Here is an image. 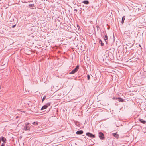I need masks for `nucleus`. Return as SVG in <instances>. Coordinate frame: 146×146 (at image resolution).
I'll return each instance as SVG.
<instances>
[{
    "instance_id": "obj_1",
    "label": "nucleus",
    "mask_w": 146,
    "mask_h": 146,
    "mask_svg": "<svg viewBox=\"0 0 146 146\" xmlns=\"http://www.w3.org/2000/svg\"><path fill=\"white\" fill-rule=\"evenodd\" d=\"M79 69V66H77L74 69L70 72L69 73L70 74H73L76 73Z\"/></svg>"
},
{
    "instance_id": "obj_2",
    "label": "nucleus",
    "mask_w": 146,
    "mask_h": 146,
    "mask_svg": "<svg viewBox=\"0 0 146 146\" xmlns=\"http://www.w3.org/2000/svg\"><path fill=\"white\" fill-rule=\"evenodd\" d=\"M86 135L87 136L92 138L95 137V135H94L90 132L87 133Z\"/></svg>"
},
{
    "instance_id": "obj_3",
    "label": "nucleus",
    "mask_w": 146,
    "mask_h": 146,
    "mask_svg": "<svg viewBox=\"0 0 146 146\" xmlns=\"http://www.w3.org/2000/svg\"><path fill=\"white\" fill-rule=\"evenodd\" d=\"M99 137L101 139H103L104 138V135L102 133L100 132L99 133Z\"/></svg>"
},
{
    "instance_id": "obj_4",
    "label": "nucleus",
    "mask_w": 146,
    "mask_h": 146,
    "mask_svg": "<svg viewBox=\"0 0 146 146\" xmlns=\"http://www.w3.org/2000/svg\"><path fill=\"white\" fill-rule=\"evenodd\" d=\"M50 105V103H47L46 105H44L41 108V110H44L46 109L47 107L49 106Z\"/></svg>"
},
{
    "instance_id": "obj_5",
    "label": "nucleus",
    "mask_w": 146,
    "mask_h": 146,
    "mask_svg": "<svg viewBox=\"0 0 146 146\" xmlns=\"http://www.w3.org/2000/svg\"><path fill=\"white\" fill-rule=\"evenodd\" d=\"M23 130L28 131L30 130V128L29 126H25L24 127Z\"/></svg>"
},
{
    "instance_id": "obj_6",
    "label": "nucleus",
    "mask_w": 146,
    "mask_h": 146,
    "mask_svg": "<svg viewBox=\"0 0 146 146\" xmlns=\"http://www.w3.org/2000/svg\"><path fill=\"white\" fill-rule=\"evenodd\" d=\"M0 138H1V140L4 143H5L6 141V139L3 137H1Z\"/></svg>"
},
{
    "instance_id": "obj_7",
    "label": "nucleus",
    "mask_w": 146,
    "mask_h": 146,
    "mask_svg": "<svg viewBox=\"0 0 146 146\" xmlns=\"http://www.w3.org/2000/svg\"><path fill=\"white\" fill-rule=\"evenodd\" d=\"M104 32H105V34H104L105 36H104V40L106 42V44H107V42L106 40L108 39V37L106 35V33L104 31L103 32V33H104Z\"/></svg>"
},
{
    "instance_id": "obj_8",
    "label": "nucleus",
    "mask_w": 146,
    "mask_h": 146,
    "mask_svg": "<svg viewBox=\"0 0 146 146\" xmlns=\"http://www.w3.org/2000/svg\"><path fill=\"white\" fill-rule=\"evenodd\" d=\"M83 133V131L82 130H79L76 132V134L78 135H80L82 134Z\"/></svg>"
},
{
    "instance_id": "obj_9",
    "label": "nucleus",
    "mask_w": 146,
    "mask_h": 146,
    "mask_svg": "<svg viewBox=\"0 0 146 146\" xmlns=\"http://www.w3.org/2000/svg\"><path fill=\"white\" fill-rule=\"evenodd\" d=\"M112 135L117 138H118L119 137V135L116 133H113Z\"/></svg>"
},
{
    "instance_id": "obj_10",
    "label": "nucleus",
    "mask_w": 146,
    "mask_h": 146,
    "mask_svg": "<svg viewBox=\"0 0 146 146\" xmlns=\"http://www.w3.org/2000/svg\"><path fill=\"white\" fill-rule=\"evenodd\" d=\"M118 99V101L120 102H123L124 101L123 99L121 97L117 98L116 99Z\"/></svg>"
},
{
    "instance_id": "obj_11",
    "label": "nucleus",
    "mask_w": 146,
    "mask_h": 146,
    "mask_svg": "<svg viewBox=\"0 0 146 146\" xmlns=\"http://www.w3.org/2000/svg\"><path fill=\"white\" fill-rule=\"evenodd\" d=\"M139 121L141 122V123L145 124L146 123V121H144L143 120V119H139Z\"/></svg>"
},
{
    "instance_id": "obj_12",
    "label": "nucleus",
    "mask_w": 146,
    "mask_h": 146,
    "mask_svg": "<svg viewBox=\"0 0 146 146\" xmlns=\"http://www.w3.org/2000/svg\"><path fill=\"white\" fill-rule=\"evenodd\" d=\"M99 42L100 44H101V46H102L104 45V43H103L102 41L101 40V39H99Z\"/></svg>"
},
{
    "instance_id": "obj_13",
    "label": "nucleus",
    "mask_w": 146,
    "mask_h": 146,
    "mask_svg": "<svg viewBox=\"0 0 146 146\" xmlns=\"http://www.w3.org/2000/svg\"><path fill=\"white\" fill-rule=\"evenodd\" d=\"M82 3L85 4H88L89 3V2L88 0L84 1L82 2Z\"/></svg>"
},
{
    "instance_id": "obj_14",
    "label": "nucleus",
    "mask_w": 146,
    "mask_h": 146,
    "mask_svg": "<svg viewBox=\"0 0 146 146\" xmlns=\"http://www.w3.org/2000/svg\"><path fill=\"white\" fill-rule=\"evenodd\" d=\"M125 16H123L122 18V20H121V23L122 24H123V23H124V20H125Z\"/></svg>"
},
{
    "instance_id": "obj_15",
    "label": "nucleus",
    "mask_w": 146,
    "mask_h": 146,
    "mask_svg": "<svg viewBox=\"0 0 146 146\" xmlns=\"http://www.w3.org/2000/svg\"><path fill=\"white\" fill-rule=\"evenodd\" d=\"M38 122H34L32 124L34 125H38Z\"/></svg>"
},
{
    "instance_id": "obj_16",
    "label": "nucleus",
    "mask_w": 146,
    "mask_h": 146,
    "mask_svg": "<svg viewBox=\"0 0 146 146\" xmlns=\"http://www.w3.org/2000/svg\"><path fill=\"white\" fill-rule=\"evenodd\" d=\"M29 6L30 8H31V7H34V4H29Z\"/></svg>"
},
{
    "instance_id": "obj_17",
    "label": "nucleus",
    "mask_w": 146,
    "mask_h": 146,
    "mask_svg": "<svg viewBox=\"0 0 146 146\" xmlns=\"http://www.w3.org/2000/svg\"><path fill=\"white\" fill-rule=\"evenodd\" d=\"M46 98V96H45L43 97L42 98V102H43V101Z\"/></svg>"
},
{
    "instance_id": "obj_18",
    "label": "nucleus",
    "mask_w": 146,
    "mask_h": 146,
    "mask_svg": "<svg viewBox=\"0 0 146 146\" xmlns=\"http://www.w3.org/2000/svg\"><path fill=\"white\" fill-rule=\"evenodd\" d=\"M87 79L88 80H90V76L89 75H87Z\"/></svg>"
},
{
    "instance_id": "obj_19",
    "label": "nucleus",
    "mask_w": 146,
    "mask_h": 146,
    "mask_svg": "<svg viewBox=\"0 0 146 146\" xmlns=\"http://www.w3.org/2000/svg\"><path fill=\"white\" fill-rule=\"evenodd\" d=\"M96 28L97 29V30L98 31L100 29V28L98 26H96Z\"/></svg>"
},
{
    "instance_id": "obj_20",
    "label": "nucleus",
    "mask_w": 146,
    "mask_h": 146,
    "mask_svg": "<svg viewBox=\"0 0 146 146\" xmlns=\"http://www.w3.org/2000/svg\"><path fill=\"white\" fill-rule=\"evenodd\" d=\"M29 124V123H25V125L26 126H28V125Z\"/></svg>"
},
{
    "instance_id": "obj_21",
    "label": "nucleus",
    "mask_w": 146,
    "mask_h": 146,
    "mask_svg": "<svg viewBox=\"0 0 146 146\" xmlns=\"http://www.w3.org/2000/svg\"><path fill=\"white\" fill-rule=\"evenodd\" d=\"M16 26V24L14 25H13L12 26V28H14Z\"/></svg>"
},
{
    "instance_id": "obj_22",
    "label": "nucleus",
    "mask_w": 146,
    "mask_h": 146,
    "mask_svg": "<svg viewBox=\"0 0 146 146\" xmlns=\"http://www.w3.org/2000/svg\"><path fill=\"white\" fill-rule=\"evenodd\" d=\"M1 146H5V144L4 143L2 144V145H1Z\"/></svg>"
},
{
    "instance_id": "obj_23",
    "label": "nucleus",
    "mask_w": 146,
    "mask_h": 146,
    "mask_svg": "<svg viewBox=\"0 0 146 146\" xmlns=\"http://www.w3.org/2000/svg\"><path fill=\"white\" fill-rule=\"evenodd\" d=\"M74 11H76V12H77V10L76 9H75L74 10Z\"/></svg>"
},
{
    "instance_id": "obj_24",
    "label": "nucleus",
    "mask_w": 146,
    "mask_h": 146,
    "mask_svg": "<svg viewBox=\"0 0 146 146\" xmlns=\"http://www.w3.org/2000/svg\"><path fill=\"white\" fill-rule=\"evenodd\" d=\"M113 99L114 100L116 99V98H115L114 97H113Z\"/></svg>"
},
{
    "instance_id": "obj_25",
    "label": "nucleus",
    "mask_w": 146,
    "mask_h": 146,
    "mask_svg": "<svg viewBox=\"0 0 146 146\" xmlns=\"http://www.w3.org/2000/svg\"><path fill=\"white\" fill-rule=\"evenodd\" d=\"M139 46H140L141 47V46L140 44H139Z\"/></svg>"
},
{
    "instance_id": "obj_26",
    "label": "nucleus",
    "mask_w": 146,
    "mask_h": 146,
    "mask_svg": "<svg viewBox=\"0 0 146 146\" xmlns=\"http://www.w3.org/2000/svg\"><path fill=\"white\" fill-rule=\"evenodd\" d=\"M1 85H0V89H1Z\"/></svg>"
},
{
    "instance_id": "obj_27",
    "label": "nucleus",
    "mask_w": 146,
    "mask_h": 146,
    "mask_svg": "<svg viewBox=\"0 0 146 146\" xmlns=\"http://www.w3.org/2000/svg\"><path fill=\"white\" fill-rule=\"evenodd\" d=\"M18 116H17V117H16V118H18Z\"/></svg>"
},
{
    "instance_id": "obj_28",
    "label": "nucleus",
    "mask_w": 146,
    "mask_h": 146,
    "mask_svg": "<svg viewBox=\"0 0 146 146\" xmlns=\"http://www.w3.org/2000/svg\"><path fill=\"white\" fill-rule=\"evenodd\" d=\"M126 48V49H127V47H126V48Z\"/></svg>"
}]
</instances>
